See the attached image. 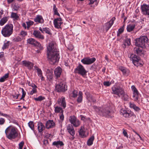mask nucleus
<instances>
[{
  "instance_id": "obj_1",
  "label": "nucleus",
  "mask_w": 149,
  "mask_h": 149,
  "mask_svg": "<svg viewBox=\"0 0 149 149\" xmlns=\"http://www.w3.org/2000/svg\"><path fill=\"white\" fill-rule=\"evenodd\" d=\"M111 90V93L116 95V97H121L125 101L128 99L129 96L125 93V87L123 85L115 84L112 87Z\"/></svg>"
},
{
  "instance_id": "obj_2",
  "label": "nucleus",
  "mask_w": 149,
  "mask_h": 149,
  "mask_svg": "<svg viewBox=\"0 0 149 149\" xmlns=\"http://www.w3.org/2000/svg\"><path fill=\"white\" fill-rule=\"evenodd\" d=\"M5 133L6 137L10 140L15 139L18 135L17 129L12 126L7 127L5 130Z\"/></svg>"
},
{
  "instance_id": "obj_3",
  "label": "nucleus",
  "mask_w": 149,
  "mask_h": 149,
  "mask_svg": "<svg viewBox=\"0 0 149 149\" xmlns=\"http://www.w3.org/2000/svg\"><path fill=\"white\" fill-rule=\"evenodd\" d=\"M55 42L52 41L49 43L47 47V56H59L58 49L56 47Z\"/></svg>"
},
{
  "instance_id": "obj_4",
  "label": "nucleus",
  "mask_w": 149,
  "mask_h": 149,
  "mask_svg": "<svg viewBox=\"0 0 149 149\" xmlns=\"http://www.w3.org/2000/svg\"><path fill=\"white\" fill-rule=\"evenodd\" d=\"M95 111L98 115L105 117H111V112L109 107H106L103 109L100 107L94 106Z\"/></svg>"
},
{
  "instance_id": "obj_5",
  "label": "nucleus",
  "mask_w": 149,
  "mask_h": 149,
  "mask_svg": "<svg viewBox=\"0 0 149 149\" xmlns=\"http://www.w3.org/2000/svg\"><path fill=\"white\" fill-rule=\"evenodd\" d=\"M149 40L146 36H140L135 40V45L140 48H145Z\"/></svg>"
},
{
  "instance_id": "obj_6",
  "label": "nucleus",
  "mask_w": 149,
  "mask_h": 149,
  "mask_svg": "<svg viewBox=\"0 0 149 149\" xmlns=\"http://www.w3.org/2000/svg\"><path fill=\"white\" fill-rule=\"evenodd\" d=\"M13 25L11 24H7L3 28L1 31V34L5 37H9L13 32Z\"/></svg>"
},
{
  "instance_id": "obj_7",
  "label": "nucleus",
  "mask_w": 149,
  "mask_h": 149,
  "mask_svg": "<svg viewBox=\"0 0 149 149\" xmlns=\"http://www.w3.org/2000/svg\"><path fill=\"white\" fill-rule=\"evenodd\" d=\"M74 72L81 74L84 76L86 74L87 71L84 67L81 64H79L74 70Z\"/></svg>"
},
{
  "instance_id": "obj_8",
  "label": "nucleus",
  "mask_w": 149,
  "mask_h": 149,
  "mask_svg": "<svg viewBox=\"0 0 149 149\" xmlns=\"http://www.w3.org/2000/svg\"><path fill=\"white\" fill-rule=\"evenodd\" d=\"M27 43L33 45L34 46L37 47L40 50L43 49V47L41 46L40 43L38 42L34 39L30 38L27 40Z\"/></svg>"
},
{
  "instance_id": "obj_9",
  "label": "nucleus",
  "mask_w": 149,
  "mask_h": 149,
  "mask_svg": "<svg viewBox=\"0 0 149 149\" xmlns=\"http://www.w3.org/2000/svg\"><path fill=\"white\" fill-rule=\"evenodd\" d=\"M131 90L132 92L133 100L134 101H137L139 99V94L138 91L134 86L133 85L131 87Z\"/></svg>"
},
{
  "instance_id": "obj_10",
  "label": "nucleus",
  "mask_w": 149,
  "mask_h": 149,
  "mask_svg": "<svg viewBox=\"0 0 149 149\" xmlns=\"http://www.w3.org/2000/svg\"><path fill=\"white\" fill-rule=\"evenodd\" d=\"M55 89L58 92H64L67 90V86L64 83H61L56 85Z\"/></svg>"
},
{
  "instance_id": "obj_11",
  "label": "nucleus",
  "mask_w": 149,
  "mask_h": 149,
  "mask_svg": "<svg viewBox=\"0 0 149 149\" xmlns=\"http://www.w3.org/2000/svg\"><path fill=\"white\" fill-rule=\"evenodd\" d=\"M69 120L70 123L75 127H79L80 124V121L74 116H70Z\"/></svg>"
},
{
  "instance_id": "obj_12",
  "label": "nucleus",
  "mask_w": 149,
  "mask_h": 149,
  "mask_svg": "<svg viewBox=\"0 0 149 149\" xmlns=\"http://www.w3.org/2000/svg\"><path fill=\"white\" fill-rule=\"evenodd\" d=\"M130 58L132 60V63L138 67L140 65H142L139 56H130Z\"/></svg>"
},
{
  "instance_id": "obj_13",
  "label": "nucleus",
  "mask_w": 149,
  "mask_h": 149,
  "mask_svg": "<svg viewBox=\"0 0 149 149\" xmlns=\"http://www.w3.org/2000/svg\"><path fill=\"white\" fill-rule=\"evenodd\" d=\"M95 60L96 59L95 58H89L86 57L82 59L81 61L84 64L90 65L93 63Z\"/></svg>"
},
{
  "instance_id": "obj_14",
  "label": "nucleus",
  "mask_w": 149,
  "mask_h": 149,
  "mask_svg": "<svg viewBox=\"0 0 149 149\" xmlns=\"http://www.w3.org/2000/svg\"><path fill=\"white\" fill-rule=\"evenodd\" d=\"M141 8L143 14L149 15V5L143 4L141 5Z\"/></svg>"
},
{
  "instance_id": "obj_15",
  "label": "nucleus",
  "mask_w": 149,
  "mask_h": 149,
  "mask_svg": "<svg viewBox=\"0 0 149 149\" xmlns=\"http://www.w3.org/2000/svg\"><path fill=\"white\" fill-rule=\"evenodd\" d=\"M120 115L123 116L126 118L132 116L133 114V113L128 110H125L123 109H121L120 110Z\"/></svg>"
},
{
  "instance_id": "obj_16",
  "label": "nucleus",
  "mask_w": 149,
  "mask_h": 149,
  "mask_svg": "<svg viewBox=\"0 0 149 149\" xmlns=\"http://www.w3.org/2000/svg\"><path fill=\"white\" fill-rule=\"evenodd\" d=\"M62 19L61 17L55 19L54 21V24L56 28H61V26L63 24Z\"/></svg>"
},
{
  "instance_id": "obj_17",
  "label": "nucleus",
  "mask_w": 149,
  "mask_h": 149,
  "mask_svg": "<svg viewBox=\"0 0 149 149\" xmlns=\"http://www.w3.org/2000/svg\"><path fill=\"white\" fill-rule=\"evenodd\" d=\"M32 34L36 38L39 40H43L45 38L44 36L38 30H34Z\"/></svg>"
},
{
  "instance_id": "obj_18",
  "label": "nucleus",
  "mask_w": 149,
  "mask_h": 149,
  "mask_svg": "<svg viewBox=\"0 0 149 149\" xmlns=\"http://www.w3.org/2000/svg\"><path fill=\"white\" fill-rule=\"evenodd\" d=\"M57 103L60 106L63 107V109H65V108L66 103L65 100V98L64 97L62 96L61 97L58 98Z\"/></svg>"
},
{
  "instance_id": "obj_19",
  "label": "nucleus",
  "mask_w": 149,
  "mask_h": 149,
  "mask_svg": "<svg viewBox=\"0 0 149 149\" xmlns=\"http://www.w3.org/2000/svg\"><path fill=\"white\" fill-rule=\"evenodd\" d=\"M143 48L135 47L134 49V53L138 55H145V52L143 50Z\"/></svg>"
},
{
  "instance_id": "obj_20",
  "label": "nucleus",
  "mask_w": 149,
  "mask_h": 149,
  "mask_svg": "<svg viewBox=\"0 0 149 149\" xmlns=\"http://www.w3.org/2000/svg\"><path fill=\"white\" fill-rule=\"evenodd\" d=\"M116 19L114 17H113L110 21L107 22L105 24V30L107 31L111 27L114 23V21Z\"/></svg>"
},
{
  "instance_id": "obj_21",
  "label": "nucleus",
  "mask_w": 149,
  "mask_h": 149,
  "mask_svg": "<svg viewBox=\"0 0 149 149\" xmlns=\"http://www.w3.org/2000/svg\"><path fill=\"white\" fill-rule=\"evenodd\" d=\"M49 61L51 64H54L59 60L58 56H48Z\"/></svg>"
},
{
  "instance_id": "obj_22",
  "label": "nucleus",
  "mask_w": 149,
  "mask_h": 149,
  "mask_svg": "<svg viewBox=\"0 0 149 149\" xmlns=\"http://www.w3.org/2000/svg\"><path fill=\"white\" fill-rule=\"evenodd\" d=\"M22 64L25 66L27 67L29 69H31L33 67V64L28 61L24 60L22 61Z\"/></svg>"
},
{
  "instance_id": "obj_23",
  "label": "nucleus",
  "mask_w": 149,
  "mask_h": 149,
  "mask_svg": "<svg viewBox=\"0 0 149 149\" xmlns=\"http://www.w3.org/2000/svg\"><path fill=\"white\" fill-rule=\"evenodd\" d=\"M67 128L68 133L72 136H73L75 134V132L73 126L70 124L68 125Z\"/></svg>"
},
{
  "instance_id": "obj_24",
  "label": "nucleus",
  "mask_w": 149,
  "mask_h": 149,
  "mask_svg": "<svg viewBox=\"0 0 149 149\" xmlns=\"http://www.w3.org/2000/svg\"><path fill=\"white\" fill-rule=\"evenodd\" d=\"M37 126L38 132L42 133V131L45 129V126L42 123L40 122L38 123Z\"/></svg>"
},
{
  "instance_id": "obj_25",
  "label": "nucleus",
  "mask_w": 149,
  "mask_h": 149,
  "mask_svg": "<svg viewBox=\"0 0 149 149\" xmlns=\"http://www.w3.org/2000/svg\"><path fill=\"white\" fill-rule=\"evenodd\" d=\"M62 72V69L60 67L56 68L54 71V73L55 76L57 78L60 77Z\"/></svg>"
},
{
  "instance_id": "obj_26",
  "label": "nucleus",
  "mask_w": 149,
  "mask_h": 149,
  "mask_svg": "<svg viewBox=\"0 0 149 149\" xmlns=\"http://www.w3.org/2000/svg\"><path fill=\"white\" fill-rule=\"evenodd\" d=\"M55 126V123L52 120H49L46 123V127L47 129L53 127Z\"/></svg>"
},
{
  "instance_id": "obj_27",
  "label": "nucleus",
  "mask_w": 149,
  "mask_h": 149,
  "mask_svg": "<svg viewBox=\"0 0 149 149\" xmlns=\"http://www.w3.org/2000/svg\"><path fill=\"white\" fill-rule=\"evenodd\" d=\"M34 20L35 22L39 23H43L44 22V20L42 16L38 15L34 19Z\"/></svg>"
},
{
  "instance_id": "obj_28",
  "label": "nucleus",
  "mask_w": 149,
  "mask_h": 149,
  "mask_svg": "<svg viewBox=\"0 0 149 149\" xmlns=\"http://www.w3.org/2000/svg\"><path fill=\"white\" fill-rule=\"evenodd\" d=\"M79 134L80 136L82 138L86 137L85 135V131L84 130V126H82L81 127V129L79 131Z\"/></svg>"
},
{
  "instance_id": "obj_29",
  "label": "nucleus",
  "mask_w": 149,
  "mask_h": 149,
  "mask_svg": "<svg viewBox=\"0 0 149 149\" xmlns=\"http://www.w3.org/2000/svg\"><path fill=\"white\" fill-rule=\"evenodd\" d=\"M39 30L43 33H44V32H45L46 33L49 35H51L52 34L50 29L48 28L45 27L42 28L41 27H40Z\"/></svg>"
},
{
  "instance_id": "obj_30",
  "label": "nucleus",
  "mask_w": 149,
  "mask_h": 149,
  "mask_svg": "<svg viewBox=\"0 0 149 149\" xmlns=\"http://www.w3.org/2000/svg\"><path fill=\"white\" fill-rule=\"evenodd\" d=\"M129 105L131 108L133 109L136 111H138L141 110V109L139 107L136 106L134 103L130 102Z\"/></svg>"
},
{
  "instance_id": "obj_31",
  "label": "nucleus",
  "mask_w": 149,
  "mask_h": 149,
  "mask_svg": "<svg viewBox=\"0 0 149 149\" xmlns=\"http://www.w3.org/2000/svg\"><path fill=\"white\" fill-rule=\"evenodd\" d=\"M47 79L49 81H52L53 78V72L49 70H48L47 72Z\"/></svg>"
},
{
  "instance_id": "obj_32",
  "label": "nucleus",
  "mask_w": 149,
  "mask_h": 149,
  "mask_svg": "<svg viewBox=\"0 0 149 149\" xmlns=\"http://www.w3.org/2000/svg\"><path fill=\"white\" fill-rule=\"evenodd\" d=\"M52 145L55 146L57 148H59L60 146L64 145V143L63 142L61 141H55L52 143Z\"/></svg>"
},
{
  "instance_id": "obj_33",
  "label": "nucleus",
  "mask_w": 149,
  "mask_h": 149,
  "mask_svg": "<svg viewBox=\"0 0 149 149\" xmlns=\"http://www.w3.org/2000/svg\"><path fill=\"white\" fill-rule=\"evenodd\" d=\"M94 136H92L88 140L87 142V145L88 146L92 145L93 144V142L94 140Z\"/></svg>"
},
{
  "instance_id": "obj_34",
  "label": "nucleus",
  "mask_w": 149,
  "mask_h": 149,
  "mask_svg": "<svg viewBox=\"0 0 149 149\" xmlns=\"http://www.w3.org/2000/svg\"><path fill=\"white\" fill-rule=\"evenodd\" d=\"M8 17H3L0 20V25L1 26L3 25L8 21Z\"/></svg>"
},
{
  "instance_id": "obj_35",
  "label": "nucleus",
  "mask_w": 149,
  "mask_h": 149,
  "mask_svg": "<svg viewBox=\"0 0 149 149\" xmlns=\"http://www.w3.org/2000/svg\"><path fill=\"white\" fill-rule=\"evenodd\" d=\"M135 26V24L128 25L127 27V31L129 32L132 31L134 29Z\"/></svg>"
},
{
  "instance_id": "obj_36",
  "label": "nucleus",
  "mask_w": 149,
  "mask_h": 149,
  "mask_svg": "<svg viewBox=\"0 0 149 149\" xmlns=\"http://www.w3.org/2000/svg\"><path fill=\"white\" fill-rule=\"evenodd\" d=\"M54 111L56 113H63V110L61 107L57 106L55 107Z\"/></svg>"
},
{
  "instance_id": "obj_37",
  "label": "nucleus",
  "mask_w": 149,
  "mask_h": 149,
  "mask_svg": "<svg viewBox=\"0 0 149 149\" xmlns=\"http://www.w3.org/2000/svg\"><path fill=\"white\" fill-rule=\"evenodd\" d=\"M10 17L13 19L14 20H17L19 18V16L16 13L12 12Z\"/></svg>"
},
{
  "instance_id": "obj_38",
  "label": "nucleus",
  "mask_w": 149,
  "mask_h": 149,
  "mask_svg": "<svg viewBox=\"0 0 149 149\" xmlns=\"http://www.w3.org/2000/svg\"><path fill=\"white\" fill-rule=\"evenodd\" d=\"M125 27V24H124L119 29L117 32V36L119 37L120 35L124 31Z\"/></svg>"
},
{
  "instance_id": "obj_39",
  "label": "nucleus",
  "mask_w": 149,
  "mask_h": 149,
  "mask_svg": "<svg viewBox=\"0 0 149 149\" xmlns=\"http://www.w3.org/2000/svg\"><path fill=\"white\" fill-rule=\"evenodd\" d=\"M82 93L81 91H79L78 93V97L77 99V102L78 103H80L82 100Z\"/></svg>"
},
{
  "instance_id": "obj_40",
  "label": "nucleus",
  "mask_w": 149,
  "mask_h": 149,
  "mask_svg": "<svg viewBox=\"0 0 149 149\" xmlns=\"http://www.w3.org/2000/svg\"><path fill=\"white\" fill-rule=\"evenodd\" d=\"M58 8L56 7V6L55 4L53 5V10L54 12V15H56L58 16H60L59 13L58 12Z\"/></svg>"
},
{
  "instance_id": "obj_41",
  "label": "nucleus",
  "mask_w": 149,
  "mask_h": 149,
  "mask_svg": "<svg viewBox=\"0 0 149 149\" xmlns=\"http://www.w3.org/2000/svg\"><path fill=\"white\" fill-rule=\"evenodd\" d=\"M34 67L35 68L36 70H37L38 76H42V73L41 70L37 66H34Z\"/></svg>"
},
{
  "instance_id": "obj_42",
  "label": "nucleus",
  "mask_w": 149,
  "mask_h": 149,
  "mask_svg": "<svg viewBox=\"0 0 149 149\" xmlns=\"http://www.w3.org/2000/svg\"><path fill=\"white\" fill-rule=\"evenodd\" d=\"M28 125L29 127L33 131H34V124L33 121H30L28 123Z\"/></svg>"
},
{
  "instance_id": "obj_43",
  "label": "nucleus",
  "mask_w": 149,
  "mask_h": 149,
  "mask_svg": "<svg viewBox=\"0 0 149 149\" xmlns=\"http://www.w3.org/2000/svg\"><path fill=\"white\" fill-rule=\"evenodd\" d=\"M8 73H7L6 74L2 77H1V78L0 79V82H3L4 81H5V79L8 77Z\"/></svg>"
},
{
  "instance_id": "obj_44",
  "label": "nucleus",
  "mask_w": 149,
  "mask_h": 149,
  "mask_svg": "<svg viewBox=\"0 0 149 149\" xmlns=\"http://www.w3.org/2000/svg\"><path fill=\"white\" fill-rule=\"evenodd\" d=\"M45 99L44 97H42V96H40L34 99L35 100L37 101H41L44 100Z\"/></svg>"
},
{
  "instance_id": "obj_45",
  "label": "nucleus",
  "mask_w": 149,
  "mask_h": 149,
  "mask_svg": "<svg viewBox=\"0 0 149 149\" xmlns=\"http://www.w3.org/2000/svg\"><path fill=\"white\" fill-rule=\"evenodd\" d=\"M10 42L8 41L4 43V45L2 47V48L3 49L8 48L9 46V42Z\"/></svg>"
},
{
  "instance_id": "obj_46",
  "label": "nucleus",
  "mask_w": 149,
  "mask_h": 149,
  "mask_svg": "<svg viewBox=\"0 0 149 149\" xmlns=\"http://www.w3.org/2000/svg\"><path fill=\"white\" fill-rule=\"evenodd\" d=\"M26 23L27 25V28L28 29L31 26L33 25V22L32 21H30L29 22H26Z\"/></svg>"
},
{
  "instance_id": "obj_47",
  "label": "nucleus",
  "mask_w": 149,
  "mask_h": 149,
  "mask_svg": "<svg viewBox=\"0 0 149 149\" xmlns=\"http://www.w3.org/2000/svg\"><path fill=\"white\" fill-rule=\"evenodd\" d=\"M112 81H111L110 82L108 81H104L103 82V84L104 86H109L112 84Z\"/></svg>"
},
{
  "instance_id": "obj_48",
  "label": "nucleus",
  "mask_w": 149,
  "mask_h": 149,
  "mask_svg": "<svg viewBox=\"0 0 149 149\" xmlns=\"http://www.w3.org/2000/svg\"><path fill=\"white\" fill-rule=\"evenodd\" d=\"M19 35L22 36V37H24L27 35V33L26 31H22L20 32Z\"/></svg>"
},
{
  "instance_id": "obj_49",
  "label": "nucleus",
  "mask_w": 149,
  "mask_h": 149,
  "mask_svg": "<svg viewBox=\"0 0 149 149\" xmlns=\"http://www.w3.org/2000/svg\"><path fill=\"white\" fill-rule=\"evenodd\" d=\"M125 42L126 43H127V45L129 46L131 44L130 39V38H127L125 40Z\"/></svg>"
},
{
  "instance_id": "obj_50",
  "label": "nucleus",
  "mask_w": 149,
  "mask_h": 149,
  "mask_svg": "<svg viewBox=\"0 0 149 149\" xmlns=\"http://www.w3.org/2000/svg\"><path fill=\"white\" fill-rule=\"evenodd\" d=\"M37 92V88H33L32 90L30 91V93L31 95H32L33 94L36 93Z\"/></svg>"
},
{
  "instance_id": "obj_51",
  "label": "nucleus",
  "mask_w": 149,
  "mask_h": 149,
  "mask_svg": "<svg viewBox=\"0 0 149 149\" xmlns=\"http://www.w3.org/2000/svg\"><path fill=\"white\" fill-rule=\"evenodd\" d=\"M24 144V142L23 141H22L20 142L19 144V149H22L23 147Z\"/></svg>"
},
{
  "instance_id": "obj_52",
  "label": "nucleus",
  "mask_w": 149,
  "mask_h": 149,
  "mask_svg": "<svg viewBox=\"0 0 149 149\" xmlns=\"http://www.w3.org/2000/svg\"><path fill=\"white\" fill-rule=\"evenodd\" d=\"M5 122V119L2 118H0V125H3Z\"/></svg>"
},
{
  "instance_id": "obj_53",
  "label": "nucleus",
  "mask_w": 149,
  "mask_h": 149,
  "mask_svg": "<svg viewBox=\"0 0 149 149\" xmlns=\"http://www.w3.org/2000/svg\"><path fill=\"white\" fill-rule=\"evenodd\" d=\"M64 116L63 114V113H61V115H60V122L62 123L64 120Z\"/></svg>"
},
{
  "instance_id": "obj_54",
  "label": "nucleus",
  "mask_w": 149,
  "mask_h": 149,
  "mask_svg": "<svg viewBox=\"0 0 149 149\" xmlns=\"http://www.w3.org/2000/svg\"><path fill=\"white\" fill-rule=\"evenodd\" d=\"M14 40L15 42H19L21 41L22 39L20 37L18 36L15 38Z\"/></svg>"
},
{
  "instance_id": "obj_55",
  "label": "nucleus",
  "mask_w": 149,
  "mask_h": 149,
  "mask_svg": "<svg viewBox=\"0 0 149 149\" xmlns=\"http://www.w3.org/2000/svg\"><path fill=\"white\" fill-rule=\"evenodd\" d=\"M73 97H77L78 95V92L76 91H74L73 92Z\"/></svg>"
},
{
  "instance_id": "obj_56",
  "label": "nucleus",
  "mask_w": 149,
  "mask_h": 149,
  "mask_svg": "<svg viewBox=\"0 0 149 149\" xmlns=\"http://www.w3.org/2000/svg\"><path fill=\"white\" fill-rule=\"evenodd\" d=\"M123 134L124 136L127 138L128 137V135L127 134V133L125 130H123Z\"/></svg>"
},
{
  "instance_id": "obj_57",
  "label": "nucleus",
  "mask_w": 149,
  "mask_h": 149,
  "mask_svg": "<svg viewBox=\"0 0 149 149\" xmlns=\"http://www.w3.org/2000/svg\"><path fill=\"white\" fill-rule=\"evenodd\" d=\"M70 62V60H67L65 61L64 63L65 65L66 66H68L69 65V64Z\"/></svg>"
},
{
  "instance_id": "obj_58",
  "label": "nucleus",
  "mask_w": 149,
  "mask_h": 149,
  "mask_svg": "<svg viewBox=\"0 0 149 149\" xmlns=\"http://www.w3.org/2000/svg\"><path fill=\"white\" fill-rule=\"evenodd\" d=\"M0 115L1 116H4V117H6L7 118H8V117H9V115H8L7 114H6L3 113H2L1 112V113Z\"/></svg>"
},
{
  "instance_id": "obj_59",
  "label": "nucleus",
  "mask_w": 149,
  "mask_h": 149,
  "mask_svg": "<svg viewBox=\"0 0 149 149\" xmlns=\"http://www.w3.org/2000/svg\"><path fill=\"white\" fill-rule=\"evenodd\" d=\"M90 2L88 3V5H90L93 4L97 0H89Z\"/></svg>"
},
{
  "instance_id": "obj_60",
  "label": "nucleus",
  "mask_w": 149,
  "mask_h": 149,
  "mask_svg": "<svg viewBox=\"0 0 149 149\" xmlns=\"http://www.w3.org/2000/svg\"><path fill=\"white\" fill-rule=\"evenodd\" d=\"M19 5H16V4H15L14 6V10H17L19 9Z\"/></svg>"
},
{
  "instance_id": "obj_61",
  "label": "nucleus",
  "mask_w": 149,
  "mask_h": 149,
  "mask_svg": "<svg viewBox=\"0 0 149 149\" xmlns=\"http://www.w3.org/2000/svg\"><path fill=\"white\" fill-rule=\"evenodd\" d=\"M22 95H24L25 96L26 95V92L25 91L24 89L22 88Z\"/></svg>"
},
{
  "instance_id": "obj_62",
  "label": "nucleus",
  "mask_w": 149,
  "mask_h": 149,
  "mask_svg": "<svg viewBox=\"0 0 149 149\" xmlns=\"http://www.w3.org/2000/svg\"><path fill=\"white\" fill-rule=\"evenodd\" d=\"M19 94H17L16 96L14 95H13V97L14 99H16L18 98Z\"/></svg>"
},
{
  "instance_id": "obj_63",
  "label": "nucleus",
  "mask_w": 149,
  "mask_h": 149,
  "mask_svg": "<svg viewBox=\"0 0 149 149\" xmlns=\"http://www.w3.org/2000/svg\"><path fill=\"white\" fill-rule=\"evenodd\" d=\"M27 83L28 85L29 86H31L33 84H34L33 83H31L30 81H27Z\"/></svg>"
},
{
  "instance_id": "obj_64",
  "label": "nucleus",
  "mask_w": 149,
  "mask_h": 149,
  "mask_svg": "<svg viewBox=\"0 0 149 149\" xmlns=\"http://www.w3.org/2000/svg\"><path fill=\"white\" fill-rule=\"evenodd\" d=\"M22 25L23 27H24L25 29H26V24L25 23H22Z\"/></svg>"
}]
</instances>
